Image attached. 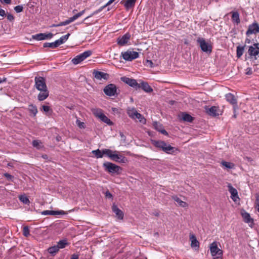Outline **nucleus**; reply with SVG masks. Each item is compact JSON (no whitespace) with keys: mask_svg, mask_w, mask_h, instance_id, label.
Masks as SVG:
<instances>
[{"mask_svg":"<svg viewBox=\"0 0 259 259\" xmlns=\"http://www.w3.org/2000/svg\"><path fill=\"white\" fill-rule=\"evenodd\" d=\"M257 33H259V25L257 23L254 22L248 26L246 34L249 35Z\"/></svg>","mask_w":259,"mask_h":259,"instance_id":"2eb2a0df","label":"nucleus"},{"mask_svg":"<svg viewBox=\"0 0 259 259\" xmlns=\"http://www.w3.org/2000/svg\"><path fill=\"white\" fill-rule=\"evenodd\" d=\"M140 89L141 88L146 93H151L153 91L152 88L146 82L142 81L139 83Z\"/></svg>","mask_w":259,"mask_h":259,"instance_id":"b1692460","label":"nucleus"},{"mask_svg":"<svg viewBox=\"0 0 259 259\" xmlns=\"http://www.w3.org/2000/svg\"><path fill=\"white\" fill-rule=\"evenodd\" d=\"M99 118L108 125H111L113 124V122L104 113Z\"/></svg>","mask_w":259,"mask_h":259,"instance_id":"c9c22d12","label":"nucleus"},{"mask_svg":"<svg viewBox=\"0 0 259 259\" xmlns=\"http://www.w3.org/2000/svg\"><path fill=\"white\" fill-rule=\"evenodd\" d=\"M221 164L223 166L228 169H233L235 167V164L232 162L223 161Z\"/></svg>","mask_w":259,"mask_h":259,"instance_id":"ea45409f","label":"nucleus"},{"mask_svg":"<svg viewBox=\"0 0 259 259\" xmlns=\"http://www.w3.org/2000/svg\"><path fill=\"white\" fill-rule=\"evenodd\" d=\"M182 119L185 121L187 122H192L193 120V117L190 114L186 113H183L181 115Z\"/></svg>","mask_w":259,"mask_h":259,"instance_id":"2f4dec72","label":"nucleus"},{"mask_svg":"<svg viewBox=\"0 0 259 259\" xmlns=\"http://www.w3.org/2000/svg\"><path fill=\"white\" fill-rule=\"evenodd\" d=\"M106 156L109 157L112 160L118 162L124 163L126 161V158L122 155L118 154L117 151H112L110 149L105 151Z\"/></svg>","mask_w":259,"mask_h":259,"instance_id":"7ed1b4c3","label":"nucleus"},{"mask_svg":"<svg viewBox=\"0 0 259 259\" xmlns=\"http://www.w3.org/2000/svg\"><path fill=\"white\" fill-rule=\"evenodd\" d=\"M244 48H245V46H239L237 47L236 55H237V58H239L242 56L243 52H244Z\"/></svg>","mask_w":259,"mask_h":259,"instance_id":"4c0bfd02","label":"nucleus"},{"mask_svg":"<svg viewBox=\"0 0 259 259\" xmlns=\"http://www.w3.org/2000/svg\"><path fill=\"white\" fill-rule=\"evenodd\" d=\"M115 0H109L104 6H106V7L107 6L111 5L112 3H113Z\"/></svg>","mask_w":259,"mask_h":259,"instance_id":"052dcab7","label":"nucleus"},{"mask_svg":"<svg viewBox=\"0 0 259 259\" xmlns=\"http://www.w3.org/2000/svg\"><path fill=\"white\" fill-rule=\"evenodd\" d=\"M109 150L108 149H104L102 150L100 149H97L96 150H93L92 153L95 154V156L97 158H102L104 155H106V151Z\"/></svg>","mask_w":259,"mask_h":259,"instance_id":"a878e982","label":"nucleus"},{"mask_svg":"<svg viewBox=\"0 0 259 259\" xmlns=\"http://www.w3.org/2000/svg\"><path fill=\"white\" fill-rule=\"evenodd\" d=\"M121 55L122 58L127 61H131L139 57V54L138 52L130 50L122 52Z\"/></svg>","mask_w":259,"mask_h":259,"instance_id":"6e6552de","label":"nucleus"},{"mask_svg":"<svg viewBox=\"0 0 259 259\" xmlns=\"http://www.w3.org/2000/svg\"><path fill=\"white\" fill-rule=\"evenodd\" d=\"M6 79H7L6 77H3V78L0 77V83L5 82L6 81Z\"/></svg>","mask_w":259,"mask_h":259,"instance_id":"0e129e2a","label":"nucleus"},{"mask_svg":"<svg viewBox=\"0 0 259 259\" xmlns=\"http://www.w3.org/2000/svg\"><path fill=\"white\" fill-rule=\"evenodd\" d=\"M73 21H74V20L73 18V17H71L69 18L68 19L64 21L61 22L59 24H54V25H53L52 26L53 27H59V26H65V25L69 24V23H70Z\"/></svg>","mask_w":259,"mask_h":259,"instance_id":"cd10ccee","label":"nucleus"},{"mask_svg":"<svg viewBox=\"0 0 259 259\" xmlns=\"http://www.w3.org/2000/svg\"><path fill=\"white\" fill-rule=\"evenodd\" d=\"M92 112L94 115L98 118H99L103 114L102 110L98 108L93 109Z\"/></svg>","mask_w":259,"mask_h":259,"instance_id":"37998d69","label":"nucleus"},{"mask_svg":"<svg viewBox=\"0 0 259 259\" xmlns=\"http://www.w3.org/2000/svg\"><path fill=\"white\" fill-rule=\"evenodd\" d=\"M105 170L111 174H119L121 170V168L110 162H106L103 165Z\"/></svg>","mask_w":259,"mask_h":259,"instance_id":"20e7f679","label":"nucleus"},{"mask_svg":"<svg viewBox=\"0 0 259 259\" xmlns=\"http://www.w3.org/2000/svg\"><path fill=\"white\" fill-rule=\"evenodd\" d=\"M4 176L7 178V179L9 181H13V178H14V177L8 174V173H5L4 174Z\"/></svg>","mask_w":259,"mask_h":259,"instance_id":"8fccbe9b","label":"nucleus"},{"mask_svg":"<svg viewBox=\"0 0 259 259\" xmlns=\"http://www.w3.org/2000/svg\"><path fill=\"white\" fill-rule=\"evenodd\" d=\"M53 34L49 32L48 33H38L32 36L33 39L39 41L46 39H51L53 36Z\"/></svg>","mask_w":259,"mask_h":259,"instance_id":"f8f14e48","label":"nucleus"},{"mask_svg":"<svg viewBox=\"0 0 259 259\" xmlns=\"http://www.w3.org/2000/svg\"><path fill=\"white\" fill-rule=\"evenodd\" d=\"M105 8H106V6H103L100 7L99 9L93 12L90 15L84 18V21L87 20L88 18L93 17V16L98 14L100 12H101Z\"/></svg>","mask_w":259,"mask_h":259,"instance_id":"a18cd8bd","label":"nucleus"},{"mask_svg":"<svg viewBox=\"0 0 259 259\" xmlns=\"http://www.w3.org/2000/svg\"><path fill=\"white\" fill-rule=\"evenodd\" d=\"M0 2L2 4H10L11 3V0H0Z\"/></svg>","mask_w":259,"mask_h":259,"instance_id":"13d9d810","label":"nucleus"},{"mask_svg":"<svg viewBox=\"0 0 259 259\" xmlns=\"http://www.w3.org/2000/svg\"><path fill=\"white\" fill-rule=\"evenodd\" d=\"M14 10L17 13H20L23 10V7L22 5H18L14 7Z\"/></svg>","mask_w":259,"mask_h":259,"instance_id":"09e8293b","label":"nucleus"},{"mask_svg":"<svg viewBox=\"0 0 259 259\" xmlns=\"http://www.w3.org/2000/svg\"><path fill=\"white\" fill-rule=\"evenodd\" d=\"M77 125L80 128H84V123L82 122H81L79 120H77Z\"/></svg>","mask_w":259,"mask_h":259,"instance_id":"5fc2aeb1","label":"nucleus"},{"mask_svg":"<svg viewBox=\"0 0 259 259\" xmlns=\"http://www.w3.org/2000/svg\"><path fill=\"white\" fill-rule=\"evenodd\" d=\"M112 211L116 214V217L119 220H122L123 218V212L117 207L116 205L113 204L112 206Z\"/></svg>","mask_w":259,"mask_h":259,"instance_id":"aec40b11","label":"nucleus"},{"mask_svg":"<svg viewBox=\"0 0 259 259\" xmlns=\"http://www.w3.org/2000/svg\"><path fill=\"white\" fill-rule=\"evenodd\" d=\"M136 1L137 0H126L123 4L126 10H129L133 8L135 5Z\"/></svg>","mask_w":259,"mask_h":259,"instance_id":"bb28decb","label":"nucleus"},{"mask_svg":"<svg viewBox=\"0 0 259 259\" xmlns=\"http://www.w3.org/2000/svg\"><path fill=\"white\" fill-rule=\"evenodd\" d=\"M92 51L90 50L85 51L74 58L72 60V62L74 64H78L85 59L87 58L90 56L92 55Z\"/></svg>","mask_w":259,"mask_h":259,"instance_id":"1a4fd4ad","label":"nucleus"},{"mask_svg":"<svg viewBox=\"0 0 259 259\" xmlns=\"http://www.w3.org/2000/svg\"><path fill=\"white\" fill-rule=\"evenodd\" d=\"M42 109L43 111L45 112H48L50 110V107L49 106L47 105H42Z\"/></svg>","mask_w":259,"mask_h":259,"instance_id":"864d4df0","label":"nucleus"},{"mask_svg":"<svg viewBox=\"0 0 259 259\" xmlns=\"http://www.w3.org/2000/svg\"><path fill=\"white\" fill-rule=\"evenodd\" d=\"M153 125L154 128L157 131L159 132L160 133L165 135H167V132L164 129H163L162 125L160 123H158V122L155 121L153 122Z\"/></svg>","mask_w":259,"mask_h":259,"instance_id":"393cba45","label":"nucleus"},{"mask_svg":"<svg viewBox=\"0 0 259 259\" xmlns=\"http://www.w3.org/2000/svg\"><path fill=\"white\" fill-rule=\"evenodd\" d=\"M226 100L233 106L234 112L238 109L237 99L234 95L231 93L227 94L225 96Z\"/></svg>","mask_w":259,"mask_h":259,"instance_id":"4468645a","label":"nucleus"},{"mask_svg":"<svg viewBox=\"0 0 259 259\" xmlns=\"http://www.w3.org/2000/svg\"><path fill=\"white\" fill-rule=\"evenodd\" d=\"M117 88L115 84L111 83L104 89V93L108 96H113L116 94Z\"/></svg>","mask_w":259,"mask_h":259,"instance_id":"9b49d317","label":"nucleus"},{"mask_svg":"<svg viewBox=\"0 0 259 259\" xmlns=\"http://www.w3.org/2000/svg\"><path fill=\"white\" fill-rule=\"evenodd\" d=\"M255 207H256V209H257V208H258V207H259V204H256V205H255Z\"/></svg>","mask_w":259,"mask_h":259,"instance_id":"774afa93","label":"nucleus"},{"mask_svg":"<svg viewBox=\"0 0 259 259\" xmlns=\"http://www.w3.org/2000/svg\"><path fill=\"white\" fill-rule=\"evenodd\" d=\"M32 146L38 150H40L44 147L42 142L38 140H35L32 141Z\"/></svg>","mask_w":259,"mask_h":259,"instance_id":"473e14b6","label":"nucleus"},{"mask_svg":"<svg viewBox=\"0 0 259 259\" xmlns=\"http://www.w3.org/2000/svg\"><path fill=\"white\" fill-rule=\"evenodd\" d=\"M131 37L130 33L127 32L122 36H119L117 39V44L120 46H124L127 45Z\"/></svg>","mask_w":259,"mask_h":259,"instance_id":"9d476101","label":"nucleus"},{"mask_svg":"<svg viewBox=\"0 0 259 259\" xmlns=\"http://www.w3.org/2000/svg\"><path fill=\"white\" fill-rule=\"evenodd\" d=\"M252 73V71L251 68H247L246 69V74L247 75H251Z\"/></svg>","mask_w":259,"mask_h":259,"instance_id":"4d7b16f0","label":"nucleus"},{"mask_svg":"<svg viewBox=\"0 0 259 259\" xmlns=\"http://www.w3.org/2000/svg\"><path fill=\"white\" fill-rule=\"evenodd\" d=\"M133 119H138L139 122L143 124H145L146 122V119L143 116L142 114L138 112L136 114V116H135L134 118H133Z\"/></svg>","mask_w":259,"mask_h":259,"instance_id":"58836bf2","label":"nucleus"},{"mask_svg":"<svg viewBox=\"0 0 259 259\" xmlns=\"http://www.w3.org/2000/svg\"><path fill=\"white\" fill-rule=\"evenodd\" d=\"M44 48H50L52 49H55L59 47V45L57 43V40L53 42H45L43 45Z\"/></svg>","mask_w":259,"mask_h":259,"instance_id":"f704fd0d","label":"nucleus"},{"mask_svg":"<svg viewBox=\"0 0 259 259\" xmlns=\"http://www.w3.org/2000/svg\"><path fill=\"white\" fill-rule=\"evenodd\" d=\"M6 15L5 11L2 9H0V16L4 17Z\"/></svg>","mask_w":259,"mask_h":259,"instance_id":"bf43d9fd","label":"nucleus"},{"mask_svg":"<svg viewBox=\"0 0 259 259\" xmlns=\"http://www.w3.org/2000/svg\"><path fill=\"white\" fill-rule=\"evenodd\" d=\"M206 112L209 115L217 116L219 115V108L216 106H211V107L205 108Z\"/></svg>","mask_w":259,"mask_h":259,"instance_id":"a211bd4d","label":"nucleus"},{"mask_svg":"<svg viewBox=\"0 0 259 259\" xmlns=\"http://www.w3.org/2000/svg\"><path fill=\"white\" fill-rule=\"evenodd\" d=\"M232 20L236 24H238L240 23V20L239 17V14L238 12H234L232 13Z\"/></svg>","mask_w":259,"mask_h":259,"instance_id":"c756f323","label":"nucleus"},{"mask_svg":"<svg viewBox=\"0 0 259 259\" xmlns=\"http://www.w3.org/2000/svg\"><path fill=\"white\" fill-rule=\"evenodd\" d=\"M40 92L37 96V99L39 101H42L46 99L49 95L48 90L39 91Z\"/></svg>","mask_w":259,"mask_h":259,"instance_id":"5701e85b","label":"nucleus"},{"mask_svg":"<svg viewBox=\"0 0 259 259\" xmlns=\"http://www.w3.org/2000/svg\"><path fill=\"white\" fill-rule=\"evenodd\" d=\"M115 0H109L104 6H106V7L107 6L111 5L112 3H113Z\"/></svg>","mask_w":259,"mask_h":259,"instance_id":"680f3d73","label":"nucleus"},{"mask_svg":"<svg viewBox=\"0 0 259 259\" xmlns=\"http://www.w3.org/2000/svg\"><path fill=\"white\" fill-rule=\"evenodd\" d=\"M259 204V196L257 195L256 196V199H255V205Z\"/></svg>","mask_w":259,"mask_h":259,"instance_id":"69168bd1","label":"nucleus"},{"mask_svg":"<svg viewBox=\"0 0 259 259\" xmlns=\"http://www.w3.org/2000/svg\"><path fill=\"white\" fill-rule=\"evenodd\" d=\"M122 81L128 84L131 87L138 90L140 89L139 83L137 82V80L135 79L130 78L126 77L121 78Z\"/></svg>","mask_w":259,"mask_h":259,"instance_id":"ddd939ff","label":"nucleus"},{"mask_svg":"<svg viewBox=\"0 0 259 259\" xmlns=\"http://www.w3.org/2000/svg\"><path fill=\"white\" fill-rule=\"evenodd\" d=\"M228 191L231 194V198L234 201L236 202L239 200L238 192L230 184L228 185Z\"/></svg>","mask_w":259,"mask_h":259,"instance_id":"dca6fc26","label":"nucleus"},{"mask_svg":"<svg viewBox=\"0 0 259 259\" xmlns=\"http://www.w3.org/2000/svg\"><path fill=\"white\" fill-rule=\"evenodd\" d=\"M127 113L128 116L133 119L136 116V114H137L138 112L135 108H132L128 109Z\"/></svg>","mask_w":259,"mask_h":259,"instance_id":"e433bc0d","label":"nucleus"},{"mask_svg":"<svg viewBox=\"0 0 259 259\" xmlns=\"http://www.w3.org/2000/svg\"><path fill=\"white\" fill-rule=\"evenodd\" d=\"M70 259H78V255L75 254L72 255Z\"/></svg>","mask_w":259,"mask_h":259,"instance_id":"e2e57ef3","label":"nucleus"},{"mask_svg":"<svg viewBox=\"0 0 259 259\" xmlns=\"http://www.w3.org/2000/svg\"><path fill=\"white\" fill-rule=\"evenodd\" d=\"M248 53L250 58L256 60L259 55V43H254L252 46H249Z\"/></svg>","mask_w":259,"mask_h":259,"instance_id":"39448f33","label":"nucleus"},{"mask_svg":"<svg viewBox=\"0 0 259 259\" xmlns=\"http://www.w3.org/2000/svg\"><path fill=\"white\" fill-rule=\"evenodd\" d=\"M85 12V10H83L80 12H79L78 13L74 15L73 16H72L73 18L74 19V21L76 20L77 18L81 16Z\"/></svg>","mask_w":259,"mask_h":259,"instance_id":"de8ad7c7","label":"nucleus"},{"mask_svg":"<svg viewBox=\"0 0 259 259\" xmlns=\"http://www.w3.org/2000/svg\"><path fill=\"white\" fill-rule=\"evenodd\" d=\"M191 241V247L195 250H198L199 248V242L197 240L196 236L194 234H191L190 236Z\"/></svg>","mask_w":259,"mask_h":259,"instance_id":"6ab92c4d","label":"nucleus"},{"mask_svg":"<svg viewBox=\"0 0 259 259\" xmlns=\"http://www.w3.org/2000/svg\"><path fill=\"white\" fill-rule=\"evenodd\" d=\"M29 112L32 113L33 116H35L37 113V109L35 105L31 104L28 107Z\"/></svg>","mask_w":259,"mask_h":259,"instance_id":"79ce46f5","label":"nucleus"},{"mask_svg":"<svg viewBox=\"0 0 259 259\" xmlns=\"http://www.w3.org/2000/svg\"><path fill=\"white\" fill-rule=\"evenodd\" d=\"M242 216L244 222L249 224V226L252 227L253 224V219L251 218L250 214L246 212H242Z\"/></svg>","mask_w":259,"mask_h":259,"instance_id":"4be33fe9","label":"nucleus"},{"mask_svg":"<svg viewBox=\"0 0 259 259\" xmlns=\"http://www.w3.org/2000/svg\"><path fill=\"white\" fill-rule=\"evenodd\" d=\"M153 143L155 147L161 149L167 154H175L179 152L177 148L167 144L163 141H154Z\"/></svg>","mask_w":259,"mask_h":259,"instance_id":"f257e3e1","label":"nucleus"},{"mask_svg":"<svg viewBox=\"0 0 259 259\" xmlns=\"http://www.w3.org/2000/svg\"><path fill=\"white\" fill-rule=\"evenodd\" d=\"M210 251L213 259H223V251L218 247V242L213 241L210 245Z\"/></svg>","mask_w":259,"mask_h":259,"instance_id":"f03ea898","label":"nucleus"},{"mask_svg":"<svg viewBox=\"0 0 259 259\" xmlns=\"http://www.w3.org/2000/svg\"><path fill=\"white\" fill-rule=\"evenodd\" d=\"M105 196L107 198H109V199L113 198V196H112V194L108 190L106 191V192L105 193Z\"/></svg>","mask_w":259,"mask_h":259,"instance_id":"3c124183","label":"nucleus"},{"mask_svg":"<svg viewBox=\"0 0 259 259\" xmlns=\"http://www.w3.org/2000/svg\"><path fill=\"white\" fill-rule=\"evenodd\" d=\"M42 215H59V214H67L65 211L63 210H60V211H54V210H44L41 212Z\"/></svg>","mask_w":259,"mask_h":259,"instance_id":"412c9836","label":"nucleus"},{"mask_svg":"<svg viewBox=\"0 0 259 259\" xmlns=\"http://www.w3.org/2000/svg\"><path fill=\"white\" fill-rule=\"evenodd\" d=\"M146 65L148 66H149L150 67H153V63L151 60H146Z\"/></svg>","mask_w":259,"mask_h":259,"instance_id":"6e6d98bb","label":"nucleus"},{"mask_svg":"<svg viewBox=\"0 0 259 259\" xmlns=\"http://www.w3.org/2000/svg\"><path fill=\"white\" fill-rule=\"evenodd\" d=\"M245 42L246 43H249L250 42V40L248 38H246L245 39Z\"/></svg>","mask_w":259,"mask_h":259,"instance_id":"338daca9","label":"nucleus"},{"mask_svg":"<svg viewBox=\"0 0 259 259\" xmlns=\"http://www.w3.org/2000/svg\"><path fill=\"white\" fill-rule=\"evenodd\" d=\"M23 234L25 237H27L30 235L29 229L28 226H26L23 227Z\"/></svg>","mask_w":259,"mask_h":259,"instance_id":"49530a36","label":"nucleus"},{"mask_svg":"<svg viewBox=\"0 0 259 259\" xmlns=\"http://www.w3.org/2000/svg\"><path fill=\"white\" fill-rule=\"evenodd\" d=\"M197 42L199 45L201 50L206 53H211L212 51V46L202 37H198L197 39Z\"/></svg>","mask_w":259,"mask_h":259,"instance_id":"423d86ee","label":"nucleus"},{"mask_svg":"<svg viewBox=\"0 0 259 259\" xmlns=\"http://www.w3.org/2000/svg\"><path fill=\"white\" fill-rule=\"evenodd\" d=\"M70 36L69 33H67L66 35L62 36L59 39L56 40L59 46L64 43H65L67 40L68 39L69 36Z\"/></svg>","mask_w":259,"mask_h":259,"instance_id":"72a5a7b5","label":"nucleus"},{"mask_svg":"<svg viewBox=\"0 0 259 259\" xmlns=\"http://www.w3.org/2000/svg\"><path fill=\"white\" fill-rule=\"evenodd\" d=\"M19 198L21 202L25 204H29L30 203L29 199L25 195L19 196Z\"/></svg>","mask_w":259,"mask_h":259,"instance_id":"c03bdc74","label":"nucleus"},{"mask_svg":"<svg viewBox=\"0 0 259 259\" xmlns=\"http://www.w3.org/2000/svg\"><path fill=\"white\" fill-rule=\"evenodd\" d=\"M59 249L57 245L50 247L48 249L49 253L52 255H55L58 251Z\"/></svg>","mask_w":259,"mask_h":259,"instance_id":"a19ab883","label":"nucleus"},{"mask_svg":"<svg viewBox=\"0 0 259 259\" xmlns=\"http://www.w3.org/2000/svg\"><path fill=\"white\" fill-rule=\"evenodd\" d=\"M172 199L177 202L178 205L181 207H185L188 206V204L186 202L182 201L177 196H173Z\"/></svg>","mask_w":259,"mask_h":259,"instance_id":"7c9ffc66","label":"nucleus"},{"mask_svg":"<svg viewBox=\"0 0 259 259\" xmlns=\"http://www.w3.org/2000/svg\"><path fill=\"white\" fill-rule=\"evenodd\" d=\"M69 245V243L66 239L60 240L56 245L59 249H63L67 245Z\"/></svg>","mask_w":259,"mask_h":259,"instance_id":"c85d7f7f","label":"nucleus"},{"mask_svg":"<svg viewBox=\"0 0 259 259\" xmlns=\"http://www.w3.org/2000/svg\"><path fill=\"white\" fill-rule=\"evenodd\" d=\"M35 87L38 91L48 90L46 82V79L44 77L41 76H36L34 78Z\"/></svg>","mask_w":259,"mask_h":259,"instance_id":"0eeeda50","label":"nucleus"},{"mask_svg":"<svg viewBox=\"0 0 259 259\" xmlns=\"http://www.w3.org/2000/svg\"><path fill=\"white\" fill-rule=\"evenodd\" d=\"M7 19L10 22H13L14 20V17L11 14H8L7 15Z\"/></svg>","mask_w":259,"mask_h":259,"instance_id":"603ef678","label":"nucleus"},{"mask_svg":"<svg viewBox=\"0 0 259 259\" xmlns=\"http://www.w3.org/2000/svg\"><path fill=\"white\" fill-rule=\"evenodd\" d=\"M93 74L96 79L100 80L102 79L107 80L109 77V75L107 73L99 71H94Z\"/></svg>","mask_w":259,"mask_h":259,"instance_id":"f3484780","label":"nucleus"}]
</instances>
